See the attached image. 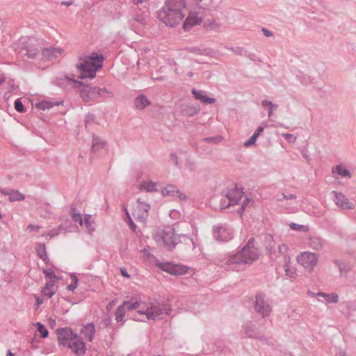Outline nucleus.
Segmentation results:
<instances>
[{"label": "nucleus", "instance_id": "nucleus-1", "mask_svg": "<svg viewBox=\"0 0 356 356\" xmlns=\"http://www.w3.org/2000/svg\"><path fill=\"white\" fill-rule=\"evenodd\" d=\"M185 8L184 0H168L159 11V17L166 26H175L182 20Z\"/></svg>", "mask_w": 356, "mask_h": 356}, {"label": "nucleus", "instance_id": "nucleus-2", "mask_svg": "<svg viewBox=\"0 0 356 356\" xmlns=\"http://www.w3.org/2000/svg\"><path fill=\"white\" fill-rule=\"evenodd\" d=\"M58 344L71 350L76 356H83L86 351L85 343L67 327L57 330Z\"/></svg>", "mask_w": 356, "mask_h": 356}, {"label": "nucleus", "instance_id": "nucleus-3", "mask_svg": "<svg viewBox=\"0 0 356 356\" xmlns=\"http://www.w3.org/2000/svg\"><path fill=\"white\" fill-rule=\"evenodd\" d=\"M258 248L255 241L250 238L243 248L236 254H230L225 262V265L234 264H251L259 258Z\"/></svg>", "mask_w": 356, "mask_h": 356}, {"label": "nucleus", "instance_id": "nucleus-4", "mask_svg": "<svg viewBox=\"0 0 356 356\" xmlns=\"http://www.w3.org/2000/svg\"><path fill=\"white\" fill-rule=\"evenodd\" d=\"M140 316L138 319L140 321L147 320H158L168 314V309L165 306H158L152 304H147L141 301L136 300L135 304L129 305Z\"/></svg>", "mask_w": 356, "mask_h": 356}, {"label": "nucleus", "instance_id": "nucleus-5", "mask_svg": "<svg viewBox=\"0 0 356 356\" xmlns=\"http://www.w3.org/2000/svg\"><path fill=\"white\" fill-rule=\"evenodd\" d=\"M102 66V57L92 54L91 56L80 58L76 66L80 79H93L97 70Z\"/></svg>", "mask_w": 356, "mask_h": 356}, {"label": "nucleus", "instance_id": "nucleus-6", "mask_svg": "<svg viewBox=\"0 0 356 356\" xmlns=\"http://www.w3.org/2000/svg\"><path fill=\"white\" fill-rule=\"evenodd\" d=\"M154 241L168 250L173 249L179 242V236L174 228L166 227L157 229L153 236Z\"/></svg>", "mask_w": 356, "mask_h": 356}, {"label": "nucleus", "instance_id": "nucleus-7", "mask_svg": "<svg viewBox=\"0 0 356 356\" xmlns=\"http://www.w3.org/2000/svg\"><path fill=\"white\" fill-rule=\"evenodd\" d=\"M42 272L45 275L46 284L42 289L41 292L43 296L51 298L57 291L56 283L59 280V277L55 275V270L52 266L43 268Z\"/></svg>", "mask_w": 356, "mask_h": 356}, {"label": "nucleus", "instance_id": "nucleus-8", "mask_svg": "<svg viewBox=\"0 0 356 356\" xmlns=\"http://www.w3.org/2000/svg\"><path fill=\"white\" fill-rule=\"evenodd\" d=\"M296 261L306 271L311 273L318 264V256L314 252H302L297 255Z\"/></svg>", "mask_w": 356, "mask_h": 356}, {"label": "nucleus", "instance_id": "nucleus-9", "mask_svg": "<svg viewBox=\"0 0 356 356\" xmlns=\"http://www.w3.org/2000/svg\"><path fill=\"white\" fill-rule=\"evenodd\" d=\"M106 92L105 89L86 86L81 90L80 95L85 102H89L104 96Z\"/></svg>", "mask_w": 356, "mask_h": 356}, {"label": "nucleus", "instance_id": "nucleus-10", "mask_svg": "<svg viewBox=\"0 0 356 356\" xmlns=\"http://www.w3.org/2000/svg\"><path fill=\"white\" fill-rule=\"evenodd\" d=\"M149 207L148 204L138 200L132 205L131 209V215L136 220L142 222L145 221L148 217Z\"/></svg>", "mask_w": 356, "mask_h": 356}, {"label": "nucleus", "instance_id": "nucleus-11", "mask_svg": "<svg viewBox=\"0 0 356 356\" xmlns=\"http://www.w3.org/2000/svg\"><path fill=\"white\" fill-rule=\"evenodd\" d=\"M202 20L203 15L200 10H191L183 24V29L188 31L195 26L201 24Z\"/></svg>", "mask_w": 356, "mask_h": 356}, {"label": "nucleus", "instance_id": "nucleus-12", "mask_svg": "<svg viewBox=\"0 0 356 356\" xmlns=\"http://www.w3.org/2000/svg\"><path fill=\"white\" fill-rule=\"evenodd\" d=\"M158 266L162 270L176 276L185 275L188 271V268L185 266L176 265L170 263H161Z\"/></svg>", "mask_w": 356, "mask_h": 356}, {"label": "nucleus", "instance_id": "nucleus-13", "mask_svg": "<svg viewBox=\"0 0 356 356\" xmlns=\"http://www.w3.org/2000/svg\"><path fill=\"white\" fill-rule=\"evenodd\" d=\"M254 309L263 316L268 315L271 310L270 305L265 301L264 296L262 294L256 296Z\"/></svg>", "mask_w": 356, "mask_h": 356}, {"label": "nucleus", "instance_id": "nucleus-14", "mask_svg": "<svg viewBox=\"0 0 356 356\" xmlns=\"http://www.w3.org/2000/svg\"><path fill=\"white\" fill-rule=\"evenodd\" d=\"M64 52L65 50L60 47H49L42 51V56L44 60H50L63 56Z\"/></svg>", "mask_w": 356, "mask_h": 356}, {"label": "nucleus", "instance_id": "nucleus-15", "mask_svg": "<svg viewBox=\"0 0 356 356\" xmlns=\"http://www.w3.org/2000/svg\"><path fill=\"white\" fill-rule=\"evenodd\" d=\"M24 48L26 51V56L29 58H33L38 52L39 42L35 38H29L26 40Z\"/></svg>", "mask_w": 356, "mask_h": 356}, {"label": "nucleus", "instance_id": "nucleus-16", "mask_svg": "<svg viewBox=\"0 0 356 356\" xmlns=\"http://www.w3.org/2000/svg\"><path fill=\"white\" fill-rule=\"evenodd\" d=\"M243 197V191L237 187L230 188L227 193V197L229 200V204L230 205L237 204Z\"/></svg>", "mask_w": 356, "mask_h": 356}, {"label": "nucleus", "instance_id": "nucleus-17", "mask_svg": "<svg viewBox=\"0 0 356 356\" xmlns=\"http://www.w3.org/2000/svg\"><path fill=\"white\" fill-rule=\"evenodd\" d=\"M136 301L132 300L130 301H124L122 305H120L115 312V319L117 322H122L125 318V308L128 309H134L129 307L131 304H135Z\"/></svg>", "mask_w": 356, "mask_h": 356}, {"label": "nucleus", "instance_id": "nucleus-18", "mask_svg": "<svg viewBox=\"0 0 356 356\" xmlns=\"http://www.w3.org/2000/svg\"><path fill=\"white\" fill-rule=\"evenodd\" d=\"M163 196L178 197L180 200H185L186 195L181 193L175 186L167 185L161 190Z\"/></svg>", "mask_w": 356, "mask_h": 356}, {"label": "nucleus", "instance_id": "nucleus-19", "mask_svg": "<svg viewBox=\"0 0 356 356\" xmlns=\"http://www.w3.org/2000/svg\"><path fill=\"white\" fill-rule=\"evenodd\" d=\"M335 203L337 206L343 209H348L353 208V204L342 194L334 192Z\"/></svg>", "mask_w": 356, "mask_h": 356}, {"label": "nucleus", "instance_id": "nucleus-20", "mask_svg": "<svg viewBox=\"0 0 356 356\" xmlns=\"http://www.w3.org/2000/svg\"><path fill=\"white\" fill-rule=\"evenodd\" d=\"M0 193L5 196H8V199L10 202L22 200V194L17 190L2 188L0 186Z\"/></svg>", "mask_w": 356, "mask_h": 356}, {"label": "nucleus", "instance_id": "nucleus-21", "mask_svg": "<svg viewBox=\"0 0 356 356\" xmlns=\"http://www.w3.org/2000/svg\"><path fill=\"white\" fill-rule=\"evenodd\" d=\"M332 174L334 177L350 178L351 175L347 167L343 164H339L332 168Z\"/></svg>", "mask_w": 356, "mask_h": 356}, {"label": "nucleus", "instance_id": "nucleus-22", "mask_svg": "<svg viewBox=\"0 0 356 356\" xmlns=\"http://www.w3.org/2000/svg\"><path fill=\"white\" fill-rule=\"evenodd\" d=\"M192 93L195 99L200 100L201 102L204 104H211L216 102V99L214 98L207 97V95L203 91H197L193 90Z\"/></svg>", "mask_w": 356, "mask_h": 356}, {"label": "nucleus", "instance_id": "nucleus-23", "mask_svg": "<svg viewBox=\"0 0 356 356\" xmlns=\"http://www.w3.org/2000/svg\"><path fill=\"white\" fill-rule=\"evenodd\" d=\"M138 188L140 191L152 193L157 191V184L151 181H144L140 184Z\"/></svg>", "mask_w": 356, "mask_h": 356}, {"label": "nucleus", "instance_id": "nucleus-24", "mask_svg": "<svg viewBox=\"0 0 356 356\" xmlns=\"http://www.w3.org/2000/svg\"><path fill=\"white\" fill-rule=\"evenodd\" d=\"M95 332V327L91 324L85 325L81 330L82 335L85 337L88 341H92Z\"/></svg>", "mask_w": 356, "mask_h": 356}, {"label": "nucleus", "instance_id": "nucleus-25", "mask_svg": "<svg viewBox=\"0 0 356 356\" xmlns=\"http://www.w3.org/2000/svg\"><path fill=\"white\" fill-rule=\"evenodd\" d=\"M35 332L40 334L41 338L45 339L49 335L47 329L40 323H34L32 325Z\"/></svg>", "mask_w": 356, "mask_h": 356}, {"label": "nucleus", "instance_id": "nucleus-26", "mask_svg": "<svg viewBox=\"0 0 356 356\" xmlns=\"http://www.w3.org/2000/svg\"><path fill=\"white\" fill-rule=\"evenodd\" d=\"M316 296L323 297L328 303H336L339 300L338 295L336 293L326 294L324 293H318Z\"/></svg>", "mask_w": 356, "mask_h": 356}, {"label": "nucleus", "instance_id": "nucleus-27", "mask_svg": "<svg viewBox=\"0 0 356 356\" xmlns=\"http://www.w3.org/2000/svg\"><path fill=\"white\" fill-rule=\"evenodd\" d=\"M264 243L267 250L272 254L275 250V243L272 236L267 235L264 237Z\"/></svg>", "mask_w": 356, "mask_h": 356}, {"label": "nucleus", "instance_id": "nucleus-28", "mask_svg": "<svg viewBox=\"0 0 356 356\" xmlns=\"http://www.w3.org/2000/svg\"><path fill=\"white\" fill-rule=\"evenodd\" d=\"M149 104L148 99L143 95L138 97L135 100V105L138 109H143Z\"/></svg>", "mask_w": 356, "mask_h": 356}, {"label": "nucleus", "instance_id": "nucleus-29", "mask_svg": "<svg viewBox=\"0 0 356 356\" xmlns=\"http://www.w3.org/2000/svg\"><path fill=\"white\" fill-rule=\"evenodd\" d=\"M36 251L38 255L42 259L45 264H47L49 261L48 257L46 254V248L44 244H39L36 248Z\"/></svg>", "mask_w": 356, "mask_h": 356}, {"label": "nucleus", "instance_id": "nucleus-30", "mask_svg": "<svg viewBox=\"0 0 356 356\" xmlns=\"http://www.w3.org/2000/svg\"><path fill=\"white\" fill-rule=\"evenodd\" d=\"M106 145V143L102 139L95 138L93 139L92 149L94 152H98L103 149Z\"/></svg>", "mask_w": 356, "mask_h": 356}, {"label": "nucleus", "instance_id": "nucleus-31", "mask_svg": "<svg viewBox=\"0 0 356 356\" xmlns=\"http://www.w3.org/2000/svg\"><path fill=\"white\" fill-rule=\"evenodd\" d=\"M69 280L70 283L67 284V289L69 291H74L77 287L79 280L74 274L70 275Z\"/></svg>", "mask_w": 356, "mask_h": 356}, {"label": "nucleus", "instance_id": "nucleus-32", "mask_svg": "<svg viewBox=\"0 0 356 356\" xmlns=\"http://www.w3.org/2000/svg\"><path fill=\"white\" fill-rule=\"evenodd\" d=\"M54 105V103L49 101H42L35 104L36 108L42 111L48 110L50 108H52Z\"/></svg>", "mask_w": 356, "mask_h": 356}, {"label": "nucleus", "instance_id": "nucleus-33", "mask_svg": "<svg viewBox=\"0 0 356 356\" xmlns=\"http://www.w3.org/2000/svg\"><path fill=\"white\" fill-rule=\"evenodd\" d=\"M289 226L291 229H293L294 231H298V232H307L309 230V228L307 226L303 225H299V224H297L295 222H291L289 225Z\"/></svg>", "mask_w": 356, "mask_h": 356}, {"label": "nucleus", "instance_id": "nucleus-34", "mask_svg": "<svg viewBox=\"0 0 356 356\" xmlns=\"http://www.w3.org/2000/svg\"><path fill=\"white\" fill-rule=\"evenodd\" d=\"M71 216L74 221L78 222L81 226L83 225V220L81 214L78 212L75 209H73L71 212Z\"/></svg>", "mask_w": 356, "mask_h": 356}, {"label": "nucleus", "instance_id": "nucleus-35", "mask_svg": "<svg viewBox=\"0 0 356 356\" xmlns=\"http://www.w3.org/2000/svg\"><path fill=\"white\" fill-rule=\"evenodd\" d=\"M310 245L313 249L318 250L323 247V242L319 238H314L311 239Z\"/></svg>", "mask_w": 356, "mask_h": 356}, {"label": "nucleus", "instance_id": "nucleus-36", "mask_svg": "<svg viewBox=\"0 0 356 356\" xmlns=\"http://www.w3.org/2000/svg\"><path fill=\"white\" fill-rule=\"evenodd\" d=\"M91 216L90 215H86L84 218L83 224L86 225V228L88 231L91 232L93 231L94 229L92 227V222L90 221Z\"/></svg>", "mask_w": 356, "mask_h": 356}, {"label": "nucleus", "instance_id": "nucleus-37", "mask_svg": "<svg viewBox=\"0 0 356 356\" xmlns=\"http://www.w3.org/2000/svg\"><path fill=\"white\" fill-rule=\"evenodd\" d=\"M339 267L340 273L342 275L346 274L350 270V266L344 263H340Z\"/></svg>", "mask_w": 356, "mask_h": 356}, {"label": "nucleus", "instance_id": "nucleus-38", "mask_svg": "<svg viewBox=\"0 0 356 356\" xmlns=\"http://www.w3.org/2000/svg\"><path fill=\"white\" fill-rule=\"evenodd\" d=\"M65 81L67 83H76V81L73 79L69 78L67 76H65L63 79L59 78L58 80V84L60 86H65Z\"/></svg>", "mask_w": 356, "mask_h": 356}, {"label": "nucleus", "instance_id": "nucleus-39", "mask_svg": "<svg viewBox=\"0 0 356 356\" xmlns=\"http://www.w3.org/2000/svg\"><path fill=\"white\" fill-rule=\"evenodd\" d=\"M285 272L286 274L290 277H293L296 275V270L293 268H291L289 265H285Z\"/></svg>", "mask_w": 356, "mask_h": 356}, {"label": "nucleus", "instance_id": "nucleus-40", "mask_svg": "<svg viewBox=\"0 0 356 356\" xmlns=\"http://www.w3.org/2000/svg\"><path fill=\"white\" fill-rule=\"evenodd\" d=\"M15 108L19 113H22V98H17L15 102Z\"/></svg>", "mask_w": 356, "mask_h": 356}, {"label": "nucleus", "instance_id": "nucleus-41", "mask_svg": "<svg viewBox=\"0 0 356 356\" xmlns=\"http://www.w3.org/2000/svg\"><path fill=\"white\" fill-rule=\"evenodd\" d=\"M289 248L285 244H281L278 246V252L281 255L285 256L288 252Z\"/></svg>", "mask_w": 356, "mask_h": 356}, {"label": "nucleus", "instance_id": "nucleus-42", "mask_svg": "<svg viewBox=\"0 0 356 356\" xmlns=\"http://www.w3.org/2000/svg\"><path fill=\"white\" fill-rule=\"evenodd\" d=\"M283 136L289 143H295L296 140V138L293 135L290 134H283Z\"/></svg>", "mask_w": 356, "mask_h": 356}, {"label": "nucleus", "instance_id": "nucleus-43", "mask_svg": "<svg viewBox=\"0 0 356 356\" xmlns=\"http://www.w3.org/2000/svg\"><path fill=\"white\" fill-rule=\"evenodd\" d=\"M257 138V135H254L253 134L251 138L245 143V146L246 147H249L253 144H254V143L256 142V140Z\"/></svg>", "mask_w": 356, "mask_h": 356}, {"label": "nucleus", "instance_id": "nucleus-44", "mask_svg": "<svg viewBox=\"0 0 356 356\" xmlns=\"http://www.w3.org/2000/svg\"><path fill=\"white\" fill-rule=\"evenodd\" d=\"M262 104L264 106H270V110H269L268 115H269V116H270L272 115V113H273V108H274V107L276 108V106H273L270 102H268V101H266V100L263 101Z\"/></svg>", "mask_w": 356, "mask_h": 356}, {"label": "nucleus", "instance_id": "nucleus-45", "mask_svg": "<svg viewBox=\"0 0 356 356\" xmlns=\"http://www.w3.org/2000/svg\"><path fill=\"white\" fill-rule=\"evenodd\" d=\"M39 227L35 225H30L26 228V232L38 231Z\"/></svg>", "mask_w": 356, "mask_h": 356}, {"label": "nucleus", "instance_id": "nucleus-46", "mask_svg": "<svg viewBox=\"0 0 356 356\" xmlns=\"http://www.w3.org/2000/svg\"><path fill=\"white\" fill-rule=\"evenodd\" d=\"M248 200L247 198H245L242 202L241 212L243 211V210L245 209V207L248 204Z\"/></svg>", "mask_w": 356, "mask_h": 356}, {"label": "nucleus", "instance_id": "nucleus-47", "mask_svg": "<svg viewBox=\"0 0 356 356\" xmlns=\"http://www.w3.org/2000/svg\"><path fill=\"white\" fill-rule=\"evenodd\" d=\"M262 31L264 33V34L267 36V37H270V36H272L273 35V33H271V31H268V29H262Z\"/></svg>", "mask_w": 356, "mask_h": 356}, {"label": "nucleus", "instance_id": "nucleus-48", "mask_svg": "<svg viewBox=\"0 0 356 356\" xmlns=\"http://www.w3.org/2000/svg\"><path fill=\"white\" fill-rule=\"evenodd\" d=\"M264 131V128L262 127H259L257 129V131H255V133L254 134V135H257V136L258 137L259 136V134Z\"/></svg>", "mask_w": 356, "mask_h": 356}, {"label": "nucleus", "instance_id": "nucleus-49", "mask_svg": "<svg viewBox=\"0 0 356 356\" xmlns=\"http://www.w3.org/2000/svg\"><path fill=\"white\" fill-rule=\"evenodd\" d=\"M225 232H226V230H225V229H224V228H219V229H218V231H217V233H218V234H224Z\"/></svg>", "mask_w": 356, "mask_h": 356}, {"label": "nucleus", "instance_id": "nucleus-50", "mask_svg": "<svg viewBox=\"0 0 356 356\" xmlns=\"http://www.w3.org/2000/svg\"><path fill=\"white\" fill-rule=\"evenodd\" d=\"M6 80V76H4V74H1L0 76V86Z\"/></svg>", "mask_w": 356, "mask_h": 356}, {"label": "nucleus", "instance_id": "nucleus-51", "mask_svg": "<svg viewBox=\"0 0 356 356\" xmlns=\"http://www.w3.org/2000/svg\"><path fill=\"white\" fill-rule=\"evenodd\" d=\"M130 226L133 230H135V225L132 220H130Z\"/></svg>", "mask_w": 356, "mask_h": 356}, {"label": "nucleus", "instance_id": "nucleus-52", "mask_svg": "<svg viewBox=\"0 0 356 356\" xmlns=\"http://www.w3.org/2000/svg\"><path fill=\"white\" fill-rule=\"evenodd\" d=\"M121 273H122V275L123 276L127 277H129V275L127 274V272L122 270V271H121Z\"/></svg>", "mask_w": 356, "mask_h": 356}, {"label": "nucleus", "instance_id": "nucleus-53", "mask_svg": "<svg viewBox=\"0 0 356 356\" xmlns=\"http://www.w3.org/2000/svg\"><path fill=\"white\" fill-rule=\"evenodd\" d=\"M36 301H37V305H39L42 304V300H40V298H38L36 299Z\"/></svg>", "mask_w": 356, "mask_h": 356}, {"label": "nucleus", "instance_id": "nucleus-54", "mask_svg": "<svg viewBox=\"0 0 356 356\" xmlns=\"http://www.w3.org/2000/svg\"><path fill=\"white\" fill-rule=\"evenodd\" d=\"M6 356H14V355L12 353V352L10 350H8Z\"/></svg>", "mask_w": 356, "mask_h": 356}, {"label": "nucleus", "instance_id": "nucleus-55", "mask_svg": "<svg viewBox=\"0 0 356 356\" xmlns=\"http://www.w3.org/2000/svg\"><path fill=\"white\" fill-rule=\"evenodd\" d=\"M295 197H296V196H295V195H291L289 197V199H294Z\"/></svg>", "mask_w": 356, "mask_h": 356}, {"label": "nucleus", "instance_id": "nucleus-56", "mask_svg": "<svg viewBox=\"0 0 356 356\" xmlns=\"http://www.w3.org/2000/svg\"><path fill=\"white\" fill-rule=\"evenodd\" d=\"M227 239H228V237H227V236H223V237L221 238V240H222V241H226V240H227Z\"/></svg>", "mask_w": 356, "mask_h": 356}, {"label": "nucleus", "instance_id": "nucleus-57", "mask_svg": "<svg viewBox=\"0 0 356 356\" xmlns=\"http://www.w3.org/2000/svg\"><path fill=\"white\" fill-rule=\"evenodd\" d=\"M144 252H147V256H148V255H149V252H148V251H147L146 250H144Z\"/></svg>", "mask_w": 356, "mask_h": 356}, {"label": "nucleus", "instance_id": "nucleus-58", "mask_svg": "<svg viewBox=\"0 0 356 356\" xmlns=\"http://www.w3.org/2000/svg\"><path fill=\"white\" fill-rule=\"evenodd\" d=\"M54 324H55V321L54 320V321H52V322H51V325L53 326Z\"/></svg>", "mask_w": 356, "mask_h": 356}, {"label": "nucleus", "instance_id": "nucleus-59", "mask_svg": "<svg viewBox=\"0 0 356 356\" xmlns=\"http://www.w3.org/2000/svg\"><path fill=\"white\" fill-rule=\"evenodd\" d=\"M283 198L286 199V196L285 195H283Z\"/></svg>", "mask_w": 356, "mask_h": 356}, {"label": "nucleus", "instance_id": "nucleus-60", "mask_svg": "<svg viewBox=\"0 0 356 356\" xmlns=\"http://www.w3.org/2000/svg\"><path fill=\"white\" fill-rule=\"evenodd\" d=\"M127 215L129 218V213L127 211Z\"/></svg>", "mask_w": 356, "mask_h": 356}, {"label": "nucleus", "instance_id": "nucleus-61", "mask_svg": "<svg viewBox=\"0 0 356 356\" xmlns=\"http://www.w3.org/2000/svg\"><path fill=\"white\" fill-rule=\"evenodd\" d=\"M78 83H79V85H82V83H81V82H78Z\"/></svg>", "mask_w": 356, "mask_h": 356}]
</instances>
